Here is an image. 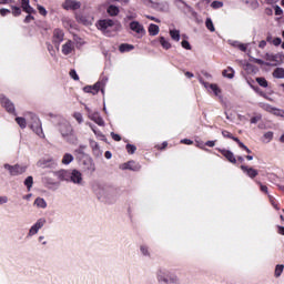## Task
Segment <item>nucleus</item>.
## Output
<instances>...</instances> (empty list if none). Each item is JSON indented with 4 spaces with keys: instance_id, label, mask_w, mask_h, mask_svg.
Segmentation results:
<instances>
[{
    "instance_id": "473e14b6",
    "label": "nucleus",
    "mask_w": 284,
    "mask_h": 284,
    "mask_svg": "<svg viewBox=\"0 0 284 284\" xmlns=\"http://www.w3.org/2000/svg\"><path fill=\"white\" fill-rule=\"evenodd\" d=\"M74 161V155L70 153H65L62 158L63 165H70Z\"/></svg>"
},
{
    "instance_id": "f8f14e48",
    "label": "nucleus",
    "mask_w": 284,
    "mask_h": 284,
    "mask_svg": "<svg viewBox=\"0 0 284 284\" xmlns=\"http://www.w3.org/2000/svg\"><path fill=\"white\" fill-rule=\"evenodd\" d=\"M33 123L30 124L31 130L38 135V136H43V129L41 128V121H39V118L34 114H30Z\"/></svg>"
},
{
    "instance_id": "2eb2a0df",
    "label": "nucleus",
    "mask_w": 284,
    "mask_h": 284,
    "mask_svg": "<svg viewBox=\"0 0 284 284\" xmlns=\"http://www.w3.org/2000/svg\"><path fill=\"white\" fill-rule=\"evenodd\" d=\"M74 42L72 40H68L64 44H62L61 52L64 57H70L74 53Z\"/></svg>"
},
{
    "instance_id": "49530a36",
    "label": "nucleus",
    "mask_w": 284,
    "mask_h": 284,
    "mask_svg": "<svg viewBox=\"0 0 284 284\" xmlns=\"http://www.w3.org/2000/svg\"><path fill=\"white\" fill-rule=\"evenodd\" d=\"M73 118L78 123H83V114H81L80 112L73 113Z\"/></svg>"
},
{
    "instance_id": "f704fd0d",
    "label": "nucleus",
    "mask_w": 284,
    "mask_h": 284,
    "mask_svg": "<svg viewBox=\"0 0 284 284\" xmlns=\"http://www.w3.org/2000/svg\"><path fill=\"white\" fill-rule=\"evenodd\" d=\"M119 50L120 52H132V50H134V45L132 44H128V43H122L120 47H119Z\"/></svg>"
},
{
    "instance_id": "dca6fc26",
    "label": "nucleus",
    "mask_w": 284,
    "mask_h": 284,
    "mask_svg": "<svg viewBox=\"0 0 284 284\" xmlns=\"http://www.w3.org/2000/svg\"><path fill=\"white\" fill-rule=\"evenodd\" d=\"M120 170H131L132 172H139V170H141V164L131 160L129 162L120 164Z\"/></svg>"
},
{
    "instance_id": "ea45409f",
    "label": "nucleus",
    "mask_w": 284,
    "mask_h": 284,
    "mask_svg": "<svg viewBox=\"0 0 284 284\" xmlns=\"http://www.w3.org/2000/svg\"><path fill=\"white\" fill-rule=\"evenodd\" d=\"M205 26L210 32H215L216 29L214 28V22H212V18H207L205 21Z\"/></svg>"
},
{
    "instance_id": "0e129e2a",
    "label": "nucleus",
    "mask_w": 284,
    "mask_h": 284,
    "mask_svg": "<svg viewBox=\"0 0 284 284\" xmlns=\"http://www.w3.org/2000/svg\"><path fill=\"white\" fill-rule=\"evenodd\" d=\"M1 17H7V14H10V9H0Z\"/></svg>"
},
{
    "instance_id": "bf43d9fd",
    "label": "nucleus",
    "mask_w": 284,
    "mask_h": 284,
    "mask_svg": "<svg viewBox=\"0 0 284 284\" xmlns=\"http://www.w3.org/2000/svg\"><path fill=\"white\" fill-rule=\"evenodd\" d=\"M281 43H283V40L281 38H274L272 41V44L275 47L281 45Z\"/></svg>"
},
{
    "instance_id": "1a4fd4ad",
    "label": "nucleus",
    "mask_w": 284,
    "mask_h": 284,
    "mask_svg": "<svg viewBox=\"0 0 284 284\" xmlns=\"http://www.w3.org/2000/svg\"><path fill=\"white\" fill-rule=\"evenodd\" d=\"M199 81L201 85H203L205 90H207V92L213 93L214 97H217L219 99H221V88H219L217 84L205 82L203 78H199Z\"/></svg>"
},
{
    "instance_id": "0eeeda50",
    "label": "nucleus",
    "mask_w": 284,
    "mask_h": 284,
    "mask_svg": "<svg viewBox=\"0 0 284 284\" xmlns=\"http://www.w3.org/2000/svg\"><path fill=\"white\" fill-rule=\"evenodd\" d=\"M0 104L1 108L6 109V112H8L9 114H14V116H17V109L14 108V103L11 102L10 99L6 97V94H0Z\"/></svg>"
},
{
    "instance_id": "e2e57ef3",
    "label": "nucleus",
    "mask_w": 284,
    "mask_h": 284,
    "mask_svg": "<svg viewBox=\"0 0 284 284\" xmlns=\"http://www.w3.org/2000/svg\"><path fill=\"white\" fill-rule=\"evenodd\" d=\"M6 203H8V196L0 195V205H6Z\"/></svg>"
},
{
    "instance_id": "ddd939ff",
    "label": "nucleus",
    "mask_w": 284,
    "mask_h": 284,
    "mask_svg": "<svg viewBox=\"0 0 284 284\" xmlns=\"http://www.w3.org/2000/svg\"><path fill=\"white\" fill-rule=\"evenodd\" d=\"M156 43H160V45L163 48V50H170L172 48V42H170V39H168L163 36L151 41V45H156Z\"/></svg>"
},
{
    "instance_id": "c756f323",
    "label": "nucleus",
    "mask_w": 284,
    "mask_h": 284,
    "mask_svg": "<svg viewBox=\"0 0 284 284\" xmlns=\"http://www.w3.org/2000/svg\"><path fill=\"white\" fill-rule=\"evenodd\" d=\"M106 12L110 17H116L120 10H119V7L111 4L108 7Z\"/></svg>"
},
{
    "instance_id": "13d9d810",
    "label": "nucleus",
    "mask_w": 284,
    "mask_h": 284,
    "mask_svg": "<svg viewBox=\"0 0 284 284\" xmlns=\"http://www.w3.org/2000/svg\"><path fill=\"white\" fill-rule=\"evenodd\" d=\"M98 139H103V133L97 129V126L92 130Z\"/></svg>"
},
{
    "instance_id": "a878e982",
    "label": "nucleus",
    "mask_w": 284,
    "mask_h": 284,
    "mask_svg": "<svg viewBox=\"0 0 284 284\" xmlns=\"http://www.w3.org/2000/svg\"><path fill=\"white\" fill-rule=\"evenodd\" d=\"M140 254L145 258H150V256H152V253L150 252V246H148V244H141Z\"/></svg>"
},
{
    "instance_id": "c9c22d12",
    "label": "nucleus",
    "mask_w": 284,
    "mask_h": 284,
    "mask_svg": "<svg viewBox=\"0 0 284 284\" xmlns=\"http://www.w3.org/2000/svg\"><path fill=\"white\" fill-rule=\"evenodd\" d=\"M272 139H274V132L267 131L263 134L262 141L263 143H271Z\"/></svg>"
},
{
    "instance_id": "6e6552de",
    "label": "nucleus",
    "mask_w": 284,
    "mask_h": 284,
    "mask_svg": "<svg viewBox=\"0 0 284 284\" xmlns=\"http://www.w3.org/2000/svg\"><path fill=\"white\" fill-rule=\"evenodd\" d=\"M45 217H40L37 220L34 224L31 225L29 232L27 234L28 239H32V236H37L39 234V230H41L45 225Z\"/></svg>"
},
{
    "instance_id": "c85d7f7f",
    "label": "nucleus",
    "mask_w": 284,
    "mask_h": 284,
    "mask_svg": "<svg viewBox=\"0 0 284 284\" xmlns=\"http://www.w3.org/2000/svg\"><path fill=\"white\" fill-rule=\"evenodd\" d=\"M234 69H232V67L226 68L225 70H223L222 72V77H224L225 79H234Z\"/></svg>"
},
{
    "instance_id": "79ce46f5",
    "label": "nucleus",
    "mask_w": 284,
    "mask_h": 284,
    "mask_svg": "<svg viewBox=\"0 0 284 284\" xmlns=\"http://www.w3.org/2000/svg\"><path fill=\"white\" fill-rule=\"evenodd\" d=\"M13 17H21V7L11 6Z\"/></svg>"
},
{
    "instance_id": "338daca9",
    "label": "nucleus",
    "mask_w": 284,
    "mask_h": 284,
    "mask_svg": "<svg viewBox=\"0 0 284 284\" xmlns=\"http://www.w3.org/2000/svg\"><path fill=\"white\" fill-rule=\"evenodd\" d=\"M111 136H112L113 141H121V135H119L114 132L111 133Z\"/></svg>"
},
{
    "instance_id": "4d7b16f0",
    "label": "nucleus",
    "mask_w": 284,
    "mask_h": 284,
    "mask_svg": "<svg viewBox=\"0 0 284 284\" xmlns=\"http://www.w3.org/2000/svg\"><path fill=\"white\" fill-rule=\"evenodd\" d=\"M255 63H257L258 65H276L274 63L265 62V61H263L261 59H256Z\"/></svg>"
},
{
    "instance_id": "69168bd1",
    "label": "nucleus",
    "mask_w": 284,
    "mask_h": 284,
    "mask_svg": "<svg viewBox=\"0 0 284 284\" xmlns=\"http://www.w3.org/2000/svg\"><path fill=\"white\" fill-rule=\"evenodd\" d=\"M275 14H276L277 17H281V14H283V9H282L281 7H278V6H276V7H275Z\"/></svg>"
},
{
    "instance_id": "09e8293b",
    "label": "nucleus",
    "mask_w": 284,
    "mask_h": 284,
    "mask_svg": "<svg viewBox=\"0 0 284 284\" xmlns=\"http://www.w3.org/2000/svg\"><path fill=\"white\" fill-rule=\"evenodd\" d=\"M211 8H214V10H219V8H223V2H221V1H213L211 3Z\"/></svg>"
},
{
    "instance_id": "20e7f679",
    "label": "nucleus",
    "mask_w": 284,
    "mask_h": 284,
    "mask_svg": "<svg viewBox=\"0 0 284 284\" xmlns=\"http://www.w3.org/2000/svg\"><path fill=\"white\" fill-rule=\"evenodd\" d=\"M60 133L68 141L69 143H74L77 141V136H74V130L70 123H62L60 124Z\"/></svg>"
},
{
    "instance_id": "7ed1b4c3",
    "label": "nucleus",
    "mask_w": 284,
    "mask_h": 284,
    "mask_svg": "<svg viewBox=\"0 0 284 284\" xmlns=\"http://www.w3.org/2000/svg\"><path fill=\"white\" fill-rule=\"evenodd\" d=\"M156 281L160 284H181V278L168 268H159L156 271Z\"/></svg>"
},
{
    "instance_id": "774afa93",
    "label": "nucleus",
    "mask_w": 284,
    "mask_h": 284,
    "mask_svg": "<svg viewBox=\"0 0 284 284\" xmlns=\"http://www.w3.org/2000/svg\"><path fill=\"white\" fill-rule=\"evenodd\" d=\"M158 150H165L168 148V142H163L162 144L156 145Z\"/></svg>"
},
{
    "instance_id": "7c9ffc66",
    "label": "nucleus",
    "mask_w": 284,
    "mask_h": 284,
    "mask_svg": "<svg viewBox=\"0 0 284 284\" xmlns=\"http://www.w3.org/2000/svg\"><path fill=\"white\" fill-rule=\"evenodd\" d=\"M161 31V29H159V26L151 23L149 26V34L150 37H156V34H159V32Z\"/></svg>"
},
{
    "instance_id": "cd10ccee",
    "label": "nucleus",
    "mask_w": 284,
    "mask_h": 284,
    "mask_svg": "<svg viewBox=\"0 0 284 284\" xmlns=\"http://www.w3.org/2000/svg\"><path fill=\"white\" fill-rule=\"evenodd\" d=\"M91 187L94 194H101L103 192V184L101 182H93Z\"/></svg>"
},
{
    "instance_id": "72a5a7b5",
    "label": "nucleus",
    "mask_w": 284,
    "mask_h": 284,
    "mask_svg": "<svg viewBox=\"0 0 284 284\" xmlns=\"http://www.w3.org/2000/svg\"><path fill=\"white\" fill-rule=\"evenodd\" d=\"M16 122L18 123L19 128H21V130H26V128H28V121L26 118L18 116L16 118Z\"/></svg>"
},
{
    "instance_id": "4c0bfd02",
    "label": "nucleus",
    "mask_w": 284,
    "mask_h": 284,
    "mask_svg": "<svg viewBox=\"0 0 284 284\" xmlns=\"http://www.w3.org/2000/svg\"><path fill=\"white\" fill-rule=\"evenodd\" d=\"M274 79H284V69L283 68H276L273 71Z\"/></svg>"
},
{
    "instance_id": "6ab92c4d",
    "label": "nucleus",
    "mask_w": 284,
    "mask_h": 284,
    "mask_svg": "<svg viewBox=\"0 0 284 284\" xmlns=\"http://www.w3.org/2000/svg\"><path fill=\"white\" fill-rule=\"evenodd\" d=\"M99 80L93 85H85L82 90L85 92V94H92L93 97H97L99 94Z\"/></svg>"
},
{
    "instance_id": "412c9836",
    "label": "nucleus",
    "mask_w": 284,
    "mask_h": 284,
    "mask_svg": "<svg viewBox=\"0 0 284 284\" xmlns=\"http://www.w3.org/2000/svg\"><path fill=\"white\" fill-rule=\"evenodd\" d=\"M219 152H221V154L224 155V158L226 159V161H229L230 163H236V156H234V153L230 150L226 149H217Z\"/></svg>"
},
{
    "instance_id": "39448f33",
    "label": "nucleus",
    "mask_w": 284,
    "mask_h": 284,
    "mask_svg": "<svg viewBox=\"0 0 284 284\" xmlns=\"http://www.w3.org/2000/svg\"><path fill=\"white\" fill-rule=\"evenodd\" d=\"M129 28L131 32L135 33L138 39H143V37L146 34L145 27H143V24L136 20L131 21L129 23Z\"/></svg>"
},
{
    "instance_id": "f3484780",
    "label": "nucleus",
    "mask_w": 284,
    "mask_h": 284,
    "mask_svg": "<svg viewBox=\"0 0 284 284\" xmlns=\"http://www.w3.org/2000/svg\"><path fill=\"white\" fill-rule=\"evenodd\" d=\"M240 168H241L243 174H245V176H248V179H256V176L258 174V170H256L252 166H247L245 164H242Z\"/></svg>"
},
{
    "instance_id": "5701e85b",
    "label": "nucleus",
    "mask_w": 284,
    "mask_h": 284,
    "mask_svg": "<svg viewBox=\"0 0 284 284\" xmlns=\"http://www.w3.org/2000/svg\"><path fill=\"white\" fill-rule=\"evenodd\" d=\"M63 37H65V33H63V30L55 29L53 31V43H58V45L63 41Z\"/></svg>"
},
{
    "instance_id": "c03bdc74",
    "label": "nucleus",
    "mask_w": 284,
    "mask_h": 284,
    "mask_svg": "<svg viewBox=\"0 0 284 284\" xmlns=\"http://www.w3.org/2000/svg\"><path fill=\"white\" fill-rule=\"evenodd\" d=\"M272 114H274V116H281L284 119V111L282 109L274 108Z\"/></svg>"
},
{
    "instance_id": "f257e3e1",
    "label": "nucleus",
    "mask_w": 284,
    "mask_h": 284,
    "mask_svg": "<svg viewBox=\"0 0 284 284\" xmlns=\"http://www.w3.org/2000/svg\"><path fill=\"white\" fill-rule=\"evenodd\" d=\"M58 179L60 181H67L68 183H73V185H84L83 173L77 169L62 170L58 172Z\"/></svg>"
},
{
    "instance_id": "a18cd8bd",
    "label": "nucleus",
    "mask_w": 284,
    "mask_h": 284,
    "mask_svg": "<svg viewBox=\"0 0 284 284\" xmlns=\"http://www.w3.org/2000/svg\"><path fill=\"white\" fill-rule=\"evenodd\" d=\"M256 82L261 88H267V80L265 78H256Z\"/></svg>"
},
{
    "instance_id": "393cba45",
    "label": "nucleus",
    "mask_w": 284,
    "mask_h": 284,
    "mask_svg": "<svg viewBox=\"0 0 284 284\" xmlns=\"http://www.w3.org/2000/svg\"><path fill=\"white\" fill-rule=\"evenodd\" d=\"M169 34H170L172 41H175L176 43H179V41H181V31L180 30L170 29Z\"/></svg>"
},
{
    "instance_id": "3c124183",
    "label": "nucleus",
    "mask_w": 284,
    "mask_h": 284,
    "mask_svg": "<svg viewBox=\"0 0 284 284\" xmlns=\"http://www.w3.org/2000/svg\"><path fill=\"white\" fill-rule=\"evenodd\" d=\"M235 143H237L239 148H241V150H244L246 152V150L248 149L247 145H245L243 142H241V140L235 139L234 138Z\"/></svg>"
},
{
    "instance_id": "aec40b11",
    "label": "nucleus",
    "mask_w": 284,
    "mask_h": 284,
    "mask_svg": "<svg viewBox=\"0 0 284 284\" xmlns=\"http://www.w3.org/2000/svg\"><path fill=\"white\" fill-rule=\"evenodd\" d=\"M109 78L108 75H101L99 79L98 92H101L103 99L105 98V85H108Z\"/></svg>"
},
{
    "instance_id": "052dcab7",
    "label": "nucleus",
    "mask_w": 284,
    "mask_h": 284,
    "mask_svg": "<svg viewBox=\"0 0 284 284\" xmlns=\"http://www.w3.org/2000/svg\"><path fill=\"white\" fill-rule=\"evenodd\" d=\"M180 143H183L184 145H192L194 143V141H192L190 139H182L180 141Z\"/></svg>"
},
{
    "instance_id": "9b49d317",
    "label": "nucleus",
    "mask_w": 284,
    "mask_h": 284,
    "mask_svg": "<svg viewBox=\"0 0 284 284\" xmlns=\"http://www.w3.org/2000/svg\"><path fill=\"white\" fill-rule=\"evenodd\" d=\"M82 170L85 174L97 172V164H94V160H92V158H85L82 162Z\"/></svg>"
},
{
    "instance_id": "4be33fe9",
    "label": "nucleus",
    "mask_w": 284,
    "mask_h": 284,
    "mask_svg": "<svg viewBox=\"0 0 284 284\" xmlns=\"http://www.w3.org/2000/svg\"><path fill=\"white\" fill-rule=\"evenodd\" d=\"M229 45H232V48H237V50H241V52H247V44L237 40H229Z\"/></svg>"
},
{
    "instance_id": "f03ea898",
    "label": "nucleus",
    "mask_w": 284,
    "mask_h": 284,
    "mask_svg": "<svg viewBox=\"0 0 284 284\" xmlns=\"http://www.w3.org/2000/svg\"><path fill=\"white\" fill-rule=\"evenodd\" d=\"M97 28L105 34V37H114L121 30V23L112 19H102L97 22Z\"/></svg>"
},
{
    "instance_id": "864d4df0",
    "label": "nucleus",
    "mask_w": 284,
    "mask_h": 284,
    "mask_svg": "<svg viewBox=\"0 0 284 284\" xmlns=\"http://www.w3.org/2000/svg\"><path fill=\"white\" fill-rule=\"evenodd\" d=\"M71 79H73V81H79V74H77V70L72 69L70 72H69Z\"/></svg>"
},
{
    "instance_id": "9d476101",
    "label": "nucleus",
    "mask_w": 284,
    "mask_h": 284,
    "mask_svg": "<svg viewBox=\"0 0 284 284\" xmlns=\"http://www.w3.org/2000/svg\"><path fill=\"white\" fill-rule=\"evenodd\" d=\"M85 110L88 112V118L93 121V123H97V125H100V128L105 125V121H103V118H101L99 112L92 111L89 106H85Z\"/></svg>"
},
{
    "instance_id": "6e6d98bb",
    "label": "nucleus",
    "mask_w": 284,
    "mask_h": 284,
    "mask_svg": "<svg viewBox=\"0 0 284 284\" xmlns=\"http://www.w3.org/2000/svg\"><path fill=\"white\" fill-rule=\"evenodd\" d=\"M257 185H260V190L261 192H263L264 194H268V191H267V185L261 183V182H256Z\"/></svg>"
},
{
    "instance_id": "a19ab883",
    "label": "nucleus",
    "mask_w": 284,
    "mask_h": 284,
    "mask_svg": "<svg viewBox=\"0 0 284 284\" xmlns=\"http://www.w3.org/2000/svg\"><path fill=\"white\" fill-rule=\"evenodd\" d=\"M260 108H262L263 110H265V112H270V114H272V112L274 111V106H272L268 103H261Z\"/></svg>"
},
{
    "instance_id": "8fccbe9b",
    "label": "nucleus",
    "mask_w": 284,
    "mask_h": 284,
    "mask_svg": "<svg viewBox=\"0 0 284 284\" xmlns=\"http://www.w3.org/2000/svg\"><path fill=\"white\" fill-rule=\"evenodd\" d=\"M181 45L184 50H192V44L187 40H182Z\"/></svg>"
},
{
    "instance_id": "de8ad7c7",
    "label": "nucleus",
    "mask_w": 284,
    "mask_h": 284,
    "mask_svg": "<svg viewBox=\"0 0 284 284\" xmlns=\"http://www.w3.org/2000/svg\"><path fill=\"white\" fill-rule=\"evenodd\" d=\"M222 135L224 136V139H232L233 141H234V139H239V138H235L234 135H232V133H230V131H225V130L222 131Z\"/></svg>"
},
{
    "instance_id": "603ef678",
    "label": "nucleus",
    "mask_w": 284,
    "mask_h": 284,
    "mask_svg": "<svg viewBox=\"0 0 284 284\" xmlns=\"http://www.w3.org/2000/svg\"><path fill=\"white\" fill-rule=\"evenodd\" d=\"M126 152H129V154H134L136 148L133 144H126Z\"/></svg>"
},
{
    "instance_id": "4468645a",
    "label": "nucleus",
    "mask_w": 284,
    "mask_h": 284,
    "mask_svg": "<svg viewBox=\"0 0 284 284\" xmlns=\"http://www.w3.org/2000/svg\"><path fill=\"white\" fill-rule=\"evenodd\" d=\"M62 26L63 28H65V30H69L70 32H73V30H79L77 22H74V20L70 17L62 18Z\"/></svg>"
},
{
    "instance_id": "b1692460",
    "label": "nucleus",
    "mask_w": 284,
    "mask_h": 284,
    "mask_svg": "<svg viewBox=\"0 0 284 284\" xmlns=\"http://www.w3.org/2000/svg\"><path fill=\"white\" fill-rule=\"evenodd\" d=\"M21 8L27 14H32L34 9L30 6V0H21Z\"/></svg>"
},
{
    "instance_id": "e433bc0d",
    "label": "nucleus",
    "mask_w": 284,
    "mask_h": 284,
    "mask_svg": "<svg viewBox=\"0 0 284 284\" xmlns=\"http://www.w3.org/2000/svg\"><path fill=\"white\" fill-rule=\"evenodd\" d=\"M265 59L268 61V63H275L274 65H276L278 62V57L274 53H266Z\"/></svg>"
},
{
    "instance_id": "58836bf2",
    "label": "nucleus",
    "mask_w": 284,
    "mask_h": 284,
    "mask_svg": "<svg viewBox=\"0 0 284 284\" xmlns=\"http://www.w3.org/2000/svg\"><path fill=\"white\" fill-rule=\"evenodd\" d=\"M24 185H26L28 192H30L32 190V185H34V179L32 176H28L24 180Z\"/></svg>"
},
{
    "instance_id": "5fc2aeb1",
    "label": "nucleus",
    "mask_w": 284,
    "mask_h": 284,
    "mask_svg": "<svg viewBox=\"0 0 284 284\" xmlns=\"http://www.w3.org/2000/svg\"><path fill=\"white\" fill-rule=\"evenodd\" d=\"M38 12L39 14H41L42 17H47L48 16V10H45L43 8V6H38Z\"/></svg>"
},
{
    "instance_id": "423d86ee",
    "label": "nucleus",
    "mask_w": 284,
    "mask_h": 284,
    "mask_svg": "<svg viewBox=\"0 0 284 284\" xmlns=\"http://www.w3.org/2000/svg\"><path fill=\"white\" fill-rule=\"evenodd\" d=\"M3 168L4 170H8L11 176H20V174H26V170H28V166L22 164H16V165L4 164Z\"/></svg>"
},
{
    "instance_id": "2f4dec72",
    "label": "nucleus",
    "mask_w": 284,
    "mask_h": 284,
    "mask_svg": "<svg viewBox=\"0 0 284 284\" xmlns=\"http://www.w3.org/2000/svg\"><path fill=\"white\" fill-rule=\"evenodd\" d=\"M34 205H37V207H40L41 210H45L48 207V202H45V200L42 197H38L34 201Z\"/></svg>"
},
{
    "instance_id": "37998d69",
    "label": "nucleus",
    "mask_w": 284,
    "mask_h": 284,
    "mask_svg": "<svg viewBox=\"0 0 284 284\" xmlns=\"http://www.w3.org/2000/svg\"><path fill=\"white\" fill-rule=\"evenodd\" d=\"M284 265L283 264H277L275 266V277L278 278L281 274H283Z\"/></svg>"
},
{
    "instance_id": "680f3d73",
    "label": "nucleus",
    "mask_w": 284,
    "mask_h": 284,
    "mask_svg": "<svg viewBox=\"0 0 284 284\" xmlns=\"http://www.w3.org/2000/svg\"><path fill=\"white\" fill-rule=\"evenodd\" d=\"M90 146L92 148V150H98L99 143H97V141H94V140H90Z\"/></svg>"
},
{
    "instance_id": "bb28decb",
    "label": "nucleus",
    "mask_w": 284,
    "mask_h": 284,
    "mask_svg": "<svg viewBox=\"0 0 284 284\" xmlns=\"http://www.w3.org/2000/svg\"><path fill=\"white\" fill-rule=\"evenodd\" d=\"M75 19L78 23H83V26H92V19H88L83 14H77Z\"/></svg>"
},
{
    "instance_id": "a211bd4d",
    "label": "nucleus",
    "mask_w": 284,
    "mask_h": 284,
    "mask_svg": "<svg viewBox=\"0 0 284 284\" xmlns=\"http://www.w3.org/2000/svg\"><path fill=\"white\" fill-rule=\"evenodd\" d=\"M63 10H79L81 2L77 0H64L62 3Z\"/></svg>"
}]
</instances>
